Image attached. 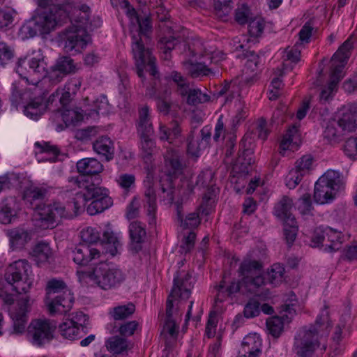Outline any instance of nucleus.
Returning <instances> with one entry per match:
<instances>
[{
    "instance_id": "nucleus-28",
    "label": "nucleus",
    "mask_w": 357,
    "mask_h": 357,
    "mask_svg": "<svg viewBox=\"0 0 357 357\" xmlns=\"http://www.w3.org/2000/svg\"><path fill=\"white\" fill-rule=\"evenodd\" d=\"M7 235L9 237L10 247L13 250L23 248L30 240L31 233L21 227H16L8 230Z\"/></svg>"
},
{
    "instance_id": "nucleus-20",
    "label": "nucleus",
    "mask_w": 357,
    "mask_h": 357,
    "mask_svg": "<svg viewBox=\"0 0 357 357\" xmlns=\"http://www.w3.org/2000/svg\"><path fill=\"white\" fill-rule=\"evenodd\" d=\"M45 305L51 315L66 314L73 307L74 296L71 290H66L61 294L45 298Z\"/></svg>"
},
{
    "instance_id": "nucleus-62",
    "label": "nucleus",
    "mask_w": 357,
    "mask_h": 357,
    "mask_svg": "<svg viewBox=\"0 0 357 357\" xmlns=\"http://www.w3.org/2000/svg\"><path fill=\"white\" fill-rule=\"evenodd\" d=\"M333 82H329L328 85L322 89L319 95V99L322 103H326L331 100L336 92L337 86L333 84Z\"/></svg>"
},
{
    "instance_id": "nucleus-35",
    "label": "nucleus",
    "mask_w": 357,
    "mask_h": 357,
    "mask_svg": "<svg viewBox=\"0 0 357 357\" xmlns=\"http://www.w3.org/2000/svg\"><path fill=\"white\" fill-rule=\"evenodd\" d=\"M152 135L148 134L139 135L140 154L146 162H150L153 155L157 152V146L155 141L151 137Z\"/></svg>"
},
{
    "instance_id": "nucleus-39",
    "label": "nucleus",
    "mask_w": 357,
    "mask_h": 357,
    "mask_svg": "<svg viewBox=\"0 0 357 357\" xmlns=\"http://www.w3.org/2000/svg\"><path fill=\"white\" fill-rule=\"evenodd\" d=\"M319 179L331 188V189L337 192L344 187V181L341 174L335 170H328Z\"/></svg>"
},
{
    "instance_id": "nucleus-60",
    "label": "nucleus",
    "mask_w": 357,
    "mask_h": 357,
    "mask_svg": "<svg viewBox=\"0 0 357 357\" xmlns=\"http://www.w3.org/2000/svg\"><path fill=\"white\" fill-rule=\"evenodd\" d=\"M176 192V189L170 184H168L167 187L162 185V192L160 195V201L165 205H172L174 199Z\"/></svg>"
},
{
    "instance_id": "nucleus-42",
    "label": "nucleus",
    "mask_w": 357,
    "mask_h": 357,
    "mask_svg": "<svg viewBox=\"0 0 357 357\" xmlns=\"http://www.w3.org/2000/svg\"><path fill=\"white\" fill-rule=\"evenodd\" d=\"M102 243L105 245L107 252L111 255L114 256L117 253L120 243L113 231L109 230L104 231Z\"/></svg>"
},
{
    "instance_id": "nucleus-14",
    "label": "nucleus",
    "mask_w": 357,
    "mask_h": 357,
    "mask_svg": "<svg viewBox=\"0 0 357 357\" xmlns=\"http://www.w3.org/2000/svg\"><path fill=\"white\" fill-rule=\"evenodd\" d=\"M66 17L63 5H54L33 17L36 26L40 29V34L50 33L54 29L57 23Z\"/></svg>"
},
{
    "instance_id": "nucleus-21",
    "label": "nucleus",
    "mask_w": 357,
    "mask_h": 357,
    "mask_svg": "<svg viewBox=\"0 0 357 357\" xmlns=\"http://www.w3.org/2000/svg\"><path fill=\"white\" fill-rule=\"evenodd\" d=\"M47 192L44 187L31 185L24 189L23 199L29 207L37 211L42 206L40 202L46 197Z\"/></svg>"
},
{
    "instance_id": "nucleus-10",
    "label": "nucleus",
    "mask_w": 357,
    "mask_h": 357,
    "mask_svg": "<svg viewBox=\"0 0 357 357\" xmlns=\"http://www.w3.org/2000/svg\"><path fill=\"white\" fill-rule=\"evenodd\" d=\"M262 263L257 260L244 259L238 268L242 285L246 291L256 294L258 289L266 283L262 274Z\"/></svg>"
},
{
    "instance_id": "nucleus-6",
    "label": "nucleus",
    "mask_w": 357,
    "mask_h": 357,
    "mask_svg": "<svg viewBox=\"0 0 357 357\" xmlns=\"http://www.w3.org/2000/svg\"><path fill=\"white\" fill-rule=\"evenodd\" d=\"M77 274L79 280L89 278L105 290L119 286L126 279V275L121 269L104 262L98 264L92 271L77 270Z\"/></svg>"
},
{
    "instance_id": "nucleus-63",
    "label": "nucleus",
    "mask_w": 357,
    "mask_h": 357,
    "mask_svg": "<svg viewBox=\"0 0 357 357\" xmlns=\"http://www.w3.org/2000/svg\"><path fill=\"white\" fill-rule=\"evenodd\" d=\"M260 303L256 300H250L244 307V315L247 318H252L257 316L259 312Z\"/></svg>"
},
{
    "instance_id": "nucleus-12",
    "label": "nucleus",
    "mask_w": 357,
    "mask_h": 357,
    "mask_svg": "<svg viewBox=\"0 0 357 357\" xmlns=\"http://www.w3.org/2000/svg\"><path fill=\"white\" fill-rule=\"evenodd\" d=\"M90 41L89 32L75 26H68L60 33V42L66 53L79 54Z\"/></svg>"
},
{
    "instance_id": "nucleus-24",
    "label": "nucleus",
    "mask_w": 357,
    "mask_h": 357,
    "mask_svg": "<svg viewBox=\"0 0 357 357\" xmlns=\"http://www.w3.org/2000/svg\"><path fill=\"white\" fill-rule=\"evenodd\" d=\"M261 342L256 335H249L244 337L237 357H258L261 354Z\"/></svg>"
},
{
    "instance_id": "nucleus-49",
    "label": "nucleus",
    "mask_w": 357,
    "mask_h": 357,
    "mask_svg": "<svg viewBox=\"0 0 357 357\" xmlns=\"http://www.w3.org/2000/svg\"><path fill=\"white\" fill-rule=\"evenodd\" d=\"M171 79L176 85L177 91L181 96H185L189 91L190 84L186 79L177 71H173L169 75Z\"/></svg>"
},
{
    "instance_id": "nucleus-56",
    "label": "nucleus",
    "mask_w": 357,
    "mask_h": 357,
    "mask_svg": "<svg viewBox=\"0 0 357 357\" xmlns=\"http://www.w3.org/2000/svg\"><path fill=\"white\" fill-rule=\"evenodd\" d=\"M135 176L132 174H122L116 180L118 184L126 192H128L135 186Z\"/></svg>"
},
{
    "instance_id": "nucleus-40",
    "label": "nucleus",
    "mask_w": 357,
    "mask_h": 357,
    "mask_svg": "<svg viewBox=\"0 0 357 357\" xmlns=\"http://www.w3.org/2000/svg\"><path fill=\"white\" fill-rule=\"evenodd\" d=\"M59 330L61 335L68 340L79 338L82 337V333H86L78 325L74 324L73 321H70L68 319L59 325Z\"/></svg>"
},
{
    "instance_id": "nucleus-4",
    "label": "nucleus",
    "mask_w": 357,
    "mask_h": 357,
    "mask_svg": "<svg viewBox=\"0 0 357 357\" xmlns=\"http://www.w3.org/2000/svg\"><path fill=\"white\" fill-rule=\"evenodd\" d=\"M194 281L189 272L178 271L174 278V284L166 303V319L162 334L167 333L171 337L177 335L178 325L176 317L178 316V307L174 308V302L178 299L187 300L191 294Z\"/></svg>"
},
{
    "instance_id": "nucleus-48",
    "label": "nucleus",
    "mask_w": 357,
    "mask_h": 357,
    "mask_svg": "<svg viewBox=\"0 0 357 357\" xmlns=\"http://www.w3.org/2000/svg\"><path fill=\"white\" fill-rule=\"evenodd\" d=\"M284 273V267L280 264H274L267 273L268 282L274 286L279 284L283 280Z\"/></svg>"
},
{
    "instance_id": "nucleus-31",
    "label": "nucleus",
    "mask_w": 357,
    "mask_h": 357,
    "mask_svg": "<svg viewBox=\"0 0 357 357\" xmlns=\"http://www.w3.org/2000/svg\"><path fill=\"white\" fill-rule=\"evenodd\" d=\"M35 146L39 149L38 153H36L39 162H56L59 154V150L56 146L45 142H37L35 143Z\"/></svg>"
},
{
    "instance_id": "nucleus-29",
    "label": "nucleus",
    "mask_w": 357,
    "mask_h": 357,
    "mask_svg": "<svg viewBox=\"0 0 357 357\" xmlns=\"http://www.w3.org/2000/svg\"><path fill=\"white\" fill-rule=\"evenodd\" d=\"M337 192L331 189L326 183L321 181L319 178L315 183L314 190V201L320 204H324L332 202Z\"/></svg>"
},
{
    "instance_id": "nucleus-46",
    "label": "nucleus",
    "mask_w": 357,
    "mask_h": 357,
    "mask_svg": "<svg viewBox=\"0 0 357 357\" xmlns=\"http://www.w3.org/2000/svg\"><path fill=\"white\" fill-rule=\"evenodd\" d=\"M186 96H188L187 103L190 105H197L210 100V96L206 93H202L198 89H191L189 88Z\"/></svg>"
},
{
    "instance_id": "nucleus-61",
    "label": "nucleus",
    "mask_w": 357,
    "mask_h": 357,
    "mask_svg": "<svg viewBox=\"0 0 357 357\" xmlns=\"http://www.w3.org/2000/svg\"><path fill=\"white\" fill-rule=\"evenodd\" d=\"M213 4L220 17L227 15L232 8V0H214Z\"/></svg>"
},
{
    "instance_id": "nucleus-11",
    "label": "nucleus",
    "mask_w": 357,
    "mask_h": 357,
    "mask_svg": "<svg viewBox=\"0 0 357 357\" xmlns=\"http://www.w3.org/2000/svg\"><path fill=\"white\" fill-rule=\"evenodd\" d=\"M355 130L354 119L351 112H343L337 119L330 120L324 131V138L330 144L342 140L349 132Z\"/></svg>"
},
{
    "instance_id": "nucleus-59",
    "label": "nucleus",
    "mask_w": 357,
    "mask_h": 357,
    "mask_svg": "<svg viewBox=\"0 0 357 357\" xmlns=\"http://www.w3.org/2000/svg\"><path fill=\"white\" fill-rule=\"evenodd\" d=\"M188 152L194 156H197L199 151L207 148L206 145L201 144L199 137L195 138L193 135L188 137Z\"/></svg>"
},
{
    "instance_id": "nucleus-16",
    "label": "nucleus",
    "mask_w": 357,
    "mask_h": 357,
    "mask_svg": "<svg viewBox=\"0 0 357 357\" xmlns=\"http://www.w3.org/2000/svg\"><path fill=\"white\" fill-rule=\"evenodd\" d=\"M214 172L209 169L202 171L197 176L196 185L206 188L207 191L204 195L202 203L199 209L202 213L208 215L214 204V199L218 192L213 181Z\"/></svg>"
},
{
    "instance_id": "nucleus-37",
    "label": "nucleus",
    "mask_w": 357,
    "mask_h": 357,
    "mask_svg": "<svg viewBox=\"0 0 357 357\" xmlns=\"http://www.w3.org/2000/svg\"><path fill=\"white\" fill-rule=\"evenodd\" d=\"M292 207V199L287 196H283L282 198L275 204L274 208V214L284 222L288 221V219L294 218L291 213Z\"/></svg>"
},
{
    "instance_id": "nucleus-51",
    "label": "nucleus",
    "mask_w": 357,
    "mask_h": 357,
    "mask_svg": "<svg viewBox=\"0 0 357 357\" xmlns=\"http://www.w3.org/2000/svg\"><path fill=\"white\" fill-rule=\"evenodd\" d=\"M15 57V51L6 43L0 41V64L7 66L13 62Z\"/></svg>"
},
{
    "instance_id": "nucleus-47",
    "label": "nucleus",
    "mask_w": 357,
    "mask_h": 357,
    "mask_svg": "<svg viewBox=\"0 0 357 357\" xmlns=\"http://www.w3.org/2000/svg\"><path fill=\"white\" fill-rule=\"evenodd\" d=\"M266 327L269 333L274 337H278L284 328L282 318L279 317H270L266 321Z\"/></svg>"
},
{
    "instance_id": "nucleus-23",
    "label": "nucleus",
    "mask_w": 357,
    "mask_h": 357,
    "mask_svg": "<svg viewBox=\"0 0 357 357\" xmlns=\"http://www.w3.org/2000/svg\"><path fill=\"white\" fill-rule=\"evenodd\" d=\"M185 70L192 77H197L200 75L215 76L220 74L218 67H209L205 62L194 63L191 61H185L183 63Z\"/></svg>"
},
{
    "instance_id": "nucleus-50",
    "label": "nucleus",
    "mask_w": 357,
    "mask_h": 357,
    "mask_svg": "<svg viewBox=\"0 0 357 357\" xmlns=\"http://www.w3.org/2000/svg\"><path fill=\"white\" fill-rule=\"evenodd\" d=\"M298 231L297 222L295 218L288 219L284 222V234L288 244H291L296 239Z\"/></svg>"
},
{
    "instance_id": "nucleus-36",
    "label": "nucleus",
    "mask_w": 357,
    "mask_h": 357,
    "mask_svg": "<svg viewBox=\"0 0 357 357\" xmlns=\"http://www.w3.org/2000/svg\"><path fill=\"white\" fill-rule=\"evenodd\" d=\"M325 234L326 235L325 250L329 252L339 250L341 248L344 238L342 233L331 227H327L325 229Z\"/></svg>"
},
{
    "instance_id": "nucleus-19",
    "label": "nucleus",
    "mask_w": 357,
    "mask_h": 357,
    "mask_svg": "<svg viewBox=\"0 0 357 357\" xmlns=\"http://www.w3.org/2000/svg\"><path fill=\"white\" fill-rule=\"evenodd\" d=\"M32 301L27 295L17 300V305L10 311V317L13 321L15 333H22L26 326L28 316Z\"/></svg>"
},
{
    "instance_id": "nucleus-32",
    "label": "nucleus",
    "mask_w": 357,
    "mask_h": 357,
    "mask_svg": "<svg viewBox=\"0 0 357 357\" xmlns=\"http://www.w3.org/2000/svg\"><path fill=\"white\" fill-rule=\"evenodd\" d=\"M137 130L138 135H153L154 132L151 121L149 107L147 105H144L139 109Z\"/></svg>"
},
{
    "instance_id": "nucleus-15",
    "label": "nucleus",
    "mask_w": 357,
    "mask_h": 357,
    "mask_svg": "<svg viewBox=\"0 0 357 357\" xmlns=\"http://www.w3.org/2000/svg\"><path fill=\"white\" fill-rule=\"evenodd\" d=\"M39 226L43 229L55 227L62 218L65 216L66 208L62 203L54 202L43 204L37 211Z\"/></svg>"
},
{
    "instance_id": "nucleus-57",
    "label": "nucleus",
    "mask_w": 357,
    "mask_h": 357,
    "mask_svg": "<svg viewBox=\"0 0 357 357\" xmlns=\"http://www.w3.org/2000/svg\"><path fill=\"white\" fill-rule=\"evenodd\" d=\"M248 31L251 36H259L264 29V21L261 17H255L248 22Z\"/></svg>"
},
{
    "instance_id": "nucleus-44",
    "label": "nucleus",
    "mask_w": 357,
    "mask_h": 357,
    "mask_svg": "<svg viewBox=\"0 0 357 357\" xmlns=\"http://www.w3.org/2000/svg\"><path fill=\"white\" fill-rule=\"evenodd\" d=\"M66 290H70L66 283L61 280L52 279L47 284V296L45 298H52L58 294H61Z\"/></svg>"
},
{
    "instance_id": "nucleus-45",
    "label": "nucleus",
    "mask_w": 357,
    "mask_h": 357,
    "mask_svg": "<svg viewBox=\"0 0 357 357\" xmlns=\"http://www.w3.org/2000/svg\"><path fill=\"white\" fill-rule=\"evenodd\" d=\"M52 255V251L48 243L40 242L33 250V256L38 261L43 262L48 260Z\"/></svg>"
},
{
    "instance_id": "nucleus-64",
    "label": "nucleus",
    "mask_w": 357,
    "mask_h": 357,
    "mask_svg": "<svg viewBox=\"0 0 357 357\" xmlns=\"http://www.w3.org/2000/svg\"><path fill=\"white\" fill-rule=\"evenodd\" d=\"M344 151L348 157L356 159L357 157V137L349 138L345 142Z\"/></svg>"
},
{
    "instance_id": "nucleus-18",
    "label": "nucleus",
    "mask_w": 357,
    "mask_h": 357,
    "mask_svg": "<svg viewBox=\"0 0 357 357\" xmlns=\"http://www.w3.org/2000/svg\"><path fill=\"white\" fill-rule=\"evenodd\" d=\"M54 328L47 320H34L28 328L29 338L33 344L42 346L52 339Z\"/></svg>"
},
{
    "instance_id": "nucleus-1",
    "label": "nucleus",
    "mask_w": 357,
    "mask_h": 357,
    "mask_svg": "<svg viewBox=\"0 0 357 357\" xmlns=\"http://www.w3.org/2000/svg\"><path fill=\"white\" fill-rule=\"evenodd\" d=\"M34 54L36 56H32L28 61V76L24 75L23 72L22 63H25V61L20 60L17 63V72L26 80L29 77H36L35 81L38 83L40 79L47 75L50 81L52 84H56L61 82L66 75L75 74L78 70L77 63L70 56L63 55L56 60L54 64L46 73L43 56L40 51L33 52V54Z\"/></svg>"
},
{
    "instance_id": "nucleus-53",
    "label": "nucleus",
    "mask_w": 357,
    "mask_h": 357,
    "mask_svg": "<svg viewBox=\"0 0 357 357\" xmlns=\"http://www.w3.org/2000/svg\"><path fill=\"white\" fill-rule=\"evenodd\" d=\"M20 33L22 38H30L40 33V29L36 26V22L32 17L22 25L20 29Z\"/></svg>"
},
{
    "instance_id": "nucleus-5",
    "label": "nucleus",
    "mask_w": 357,
    "mask_h": 357,
    "mask_svg": "<svg viewBox=\"0 0 357 357\" xmlns=\"http://www.w3.org/2000/svg\"><path fill=\"white\" fill-rule=\"evenodd\" d=\"M69 181L82 189V195H77L78 198L93 200L86 208L90 215L101 213L112 206V200L108 195V190L99 185L101 182L100 177L95 178L96 183L92 181V178H85L83 176L71 177Z\"/></svg>"
},
{
    "instance_id": "nucleus-26",
    "label": "nucleus",
    "mask_w": 357,
    "mask_h": 357,
    "mask_svg": "<svg viewBox=\"0 0 357 357\" xmlns=\"http://www.w3.org/2000/svg\"><path fill=\"white\" fill-rule=\"evenodd\" d=\"M129 235L132 249L138 252L142 249V245L146 238L145 226L138 221H133L129 225Z\"/></svg>"
},
{
    "instance_id": "nucleus-7",
    "label": "nucleus",
    "mask_w": 357,
    "mask_h": 357,
    "mask_svg": "<svg viewBox=\"0 0 357 357\" xmlns=\"http://www.w3.org/2000/svg\"><path fill=\"white\" fill-rule=\"evenodd\" d=\"M5 280L17 294H26L31 289L33 279L31 266L25 259L10 264L6 269Z\"/></svg>"
},
{
    "instance_id": "nucleus-38",
    "label": "nucleus",
    "mask_w": 357,
    "mask_h": 357,
    "mask_svg": "<svg viewBox=\"0 0 357 357\" xmlns=\"http://www.w3.org/2000/svg\"><path fill=\"white\" fill-rule=\"evenodd\" d=\"M145 207L149 218V224L155 223V213L157 211L156 195L152 187H149L144 192Z\"/></svg>"
},
{
    "instance_id": "nucleus-2",
    "label": "nucleus",
    "mask_w": 357,
    "mask_h": 357,
    "mask_svg": "<svg viewBox=\"0 0 357 357\" xmlns=\"http://www.w3.org/2000/svg\"><path fill=\"white\" fill-rule=\"evenodd\" d=\"M128 10L130 15L135 17L138 24L137 27H132L130 29L132 39V51L135 60L137 73L139 77L144 79V70H146L155 77L158 73L155 66V59L152 56L149 48L145 47L144 44V40H148L151 33L150 19L148 17L140 18L134 8Z\"/></svg>"
},
{
    "instance_id": "nucleus-27",
    "label": "nucleus",
    "mask_w": 357,
    "mask_h": 357,
    "mask_svg": "<svg viewBox=\"0 0 357 357\" xmlns=\"http://www.w3.org/2000/svg\"><path fill=\"white\" fill-rule=\"evenodd\" d=\"M43 101L44 98L41 96L30 98L24 106V114L31 119L38 120L44 114L47 107Z\"/></svg>"
},
{
    "instance_id": "nucleus-52",
    "label": "nucleus",
    "mask_w": 357,
    "mask_h": 357,
    "mask_svg": "<svg viewBox=\"0 0 357 357\" xmlns=\"http://www.w3.org/2000/svg\"><path fill=\"white\" fill-rule=\"evenodd\" d=\"M29 96V91H23L16 83L12 84V93L10 96V101L12 105L17 107L21 103H24L25 100Z\"/></svg>"
},
{
    "instance_id": "nucleus-30",
    "label": "nucleus",
    "mask_w": 357,
    "mask_h": 357,
    "mask_svg": "<svg viewBox=\"0 0 357 357\" xmlns=\"http://www.w3.org/2000/svg\"><path fill=\"white\" fill-rule=\"evenodd\" d=\"M77 169L83 176H93L101 173L103 171V165L96 158H87L77 162Z\"/></svg>"
},
{
    "instance_id": "nucleus-13",
    "label": "nucleus",
    "mask_w": 357,
    "mask_h": 357,
    "mask_svg": "<svg viewBox=\"0 0 357 357\" xmlns=\"http://www.w3.org/2000/svg\"><path fill=\"white\" fill-rule=\"evenodd\" d=\"M174 205L180 227L183 229L190 230L187 234H184L183 243L180 246V252L181 253H187L194 248L196 234L192 229L196 228L199 225L200 218L199 214L195 212L190 213L185 218H183V199H178L174 202Z\"/></svg>"
},
{
    "instance_id": "nucleus-17",
    "label": "nucleus",
    "mask_w": 357,
    "mask_h": 357,
    "mask_svg": "<svg viewBox=\"0 0 357 357\" xmlns=\"http://www.w3.org/2000/svg\"><path fill=\"white\" fill-rule=\"evenodd\" d=\"M352 47V43L349 38L338 48L331 59L332 72L330 82H334L333 84L337 86L342 78V70L351 55Z\"/></svg>"
},
{
    "instance_id": "nucleus-54",
    "label": "nucleus",
    "mask_w": 357,
    "mask_h": 357,
    "mask_svg": "<svg viewBox=\"0 0 357 357\" xmlns=\"http://www.w3.org/2000/svg\"><path fill=\"white\" fill-rule=\"evenodd\" d=\"M252 19L249 7L245 3L239 4L236 10L235 20L240 24H245Z\"/></svg>"
},
{
    "instance_id": "nucleus-41",
    "label": "nucleus",
    "mask_w": 357,
    "mask_h": 357,
    "mask_svg": "<svg viewBox=\"0 0 357 357\" xmlns=\"http://www.w3.org/2000/svg\"><path fill=\"white\" fill-rule=\"evenodd\" d=\"M105 346L113 354H121L127 351L129 344L126 338L116 335L109 337L106 341Z\"/></svg>"
},
{
    "instance_id": "nucleus-43",
    "label": "nucleus",
    "mask_w": 357,
    "mask_h": 357,
    "mask_svg": "<svg viewBox=\"0 0 357 357\" xmlns=\"http://www.w3.org/2000/svg\"><path fill=\"white\" fill-rule=\"evenodd\" d=\"M135 311V305L132 303H128L114 307L110 314L114 320H123L130 317Z\"/></svg>"
},
{
    "instance_id": "nucleus-3",
    "label": "nucleus",
    "mask_w": 357,
    "mask_h": 357,
    "mask_svg": "<svg viewBox=\"0 0 357 357\" xmlns=\"http://www.w3.org/2000/svg\"><path fill=\"white\" fill-rule=\"evenodd\" d=\"M332 323L327 307L321 311L315 323L301 328L294 337V352L298 357H310L320 346V340L326 337L331 331Z\"/></svg>"
},
{
    "instance_id": "nucleus-25",
    "label": "nucleus",
    "mask_w": 357,
    "mask_h": 357,
    "mask_svg": "<svg viewBox=\"0 0 357 357\" xmlns=\"http://www.w3.org/2000/svg\"><path fill=\"white\" fill-rule=\"evenodd\" d=\"M20 206L17 199L10 197L4 199L0 204V222L9 224L17 216Z\"/></svg>"
},
{
    "instance_id": "nucleus-55",
    "label": "nucleus",
    "mask_w": 357,
    "mask_h": 357,
    "mask_svg": "<svg viewBox=\"0 0 357 357\" xmlns=\"http://www.w3.org/2000/svg\"><path fill=\"white\" fill-rule=\"evenodd\" d=\"M73 94L68 91L66 87L61 90L57 89L49 98L47 105L52 103L55 97H59V100L62 106L67 105L71 100V97Z\"/></svg>"
},
{
    "instance_id": "nucleus-22",
    "label": "nucleus",
    "mask_w": 357,
    "mask_h": 357,
    "mask_svg": "<svg viewBox=\"0 0 357 357\" xmlns=\"http://www.w3.org/2000/svg\"><path fill=\"white\" fill-rule=\"evenodd\" d=\"M244 58L246 59L244 69L243 70V75L241 76V82L250 84L253 82L255 77L256 71L258 68L259 62V56L256 54L254 51H246L243 54Z\"/></svg>"
},
{
    "instance_id": "nucleus-8",
    "label": "nucleus",
    "mask_w": 357,
    "mask_h": 357,
    "mask_svg": "<svg viewBox=\"0 0 357 357\" xmlns=\"http://www.w3.org/2000/svg\"><path fill=\"white\" fill-rule=\"evenodd\" d=\"M80 237L86 244H79L75 248L73 251V260L79 266H86L100 257V252L98 249L86 245L96 243L100 240V236L96 228L88 227L81 231Z\"/></svg>"
},
{
    "instance_id": "nucleus-33",
    "label": "nucleus",
    "mask_w": 357,
    "mask_h": 357,
    "mask_svg": "<svg viewBox=\"0 0 357 357\" xmlns=\"http://www.w3.org/2000/svg\"><path fill=\"white\" fill-rule=\"evenodd\" d=\"M165 167L167 175L177 176L182 174L183 165L180 156L174 151L168 152L165 156Z\"/></svg>"
},
{
    "instance_id": "nucleus-58",
    "label": "nucleus",
    "mask_w": 357,
    "mask_h": 357,
    "mask_svg": "<svg viewBox=\"0 0 357 357\" xmlns=\"http://www.w3.org/2000/svg\"><path fill=\"white\" fill-rule=\"evenodd\" d=\"M313 158L310 155H305L296 162L295 169L301 175H305L311 169Z\"/></svg>"
},
{
    "instance_id": "nucleus-34",
    "label": "nucleus",
    "mask_w": 357,
    "mask_h": 357,
    "mask_svg": "<svg viewBox=\"0 0 357 357\" xmlns=\"http://www.w3.org/2000/svg\"><path fill=\"white\" fill-rule=\"evenodd\" d=\"M93 149L98 154L104 156L107 161L114 158V144L110 138L107 137H101L96 140L93 144Z\"/></svg>"
},
{
    "instance_id": "nucleus-9",
    "label": "nucleus",
    "mask_w": 357,
    "mask_h": 357,
    "mask_svg": "<svg viewBox=\"0 0 357 357\" xmlns=\"http://www.w3.org/2000/svg\"><path fill=\"white\" fill-rule=\"evenodd\" d=\"M66 10V17L71 21L72 26L84 31L91 32L100 27L102 21L99 17L91 15V8L86 4H71L70 3L63 5Z\"/></svg>"
}]
</instances>
